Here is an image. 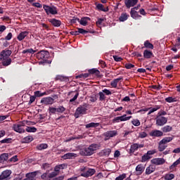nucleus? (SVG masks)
Instances as JSON below:
<instances>
[{
    "mask_svg": "<svg viewBox=\"0 0 180 180\" xmlns=\"http://www.w3.org/2000/svg\"><path fill=\"white\" fill-rule=\"evenodd\" d=\"M12 54V51L9 49L3 50L0 53L1 64L4 67H8L12 64V59L9 58Z\"/></svg>",
    "mask_w": 180,
    "mask_h": 180,
    "instance_id": "nucleus-1",
    "label": "nucleus"
},
{
    "mask_svg": "<svg viewBox=\"0 0 180 180\" xmlns=\"http://www.w3.org/2000/svg\"><path fill=\"white\" fill-rule=\"evenodd\" d=\"M99 148V145L96 143H92L87 148H84L80 151L81 155H84L85 157H89L92 155Z\"/></svg>",
    "mask_w": 180,
    "mask_h": 180,
    "instance_id": "nucleus-2",
    "label": "nucleus"
},
{
    "mask_svg": "<svg viewBox=\"0 0 180 180\" xmlns=\"http://www.w3.org/2000/svg\"><path fill=\"white\" fill-rule=\"evenodd\" d=\"M36 57L38 60H43L40 62L41 64H51V60H48L50 58V53L48 51L42 50L38 52Z\"/></svg>",
    "mask_w": 180,
    "mask_h": 180,
    "instance_id": "nucleus-3",
    "label": "nucleus"
},
{
    "mask_svg": "<svg viewBox=\"0 0 180 180\" xmlns=\"http://www.w3.org/2000/svg\"><path fill=\"white\" fill-rule=\"evenodd\" d=\"M86 110H88V104L84 103L82 105H79L75 113V117H79V115H86Z\"/></svg>",
    "mask_w": 180,
    "mask_h": 180,
    "instance_id": "nucleus-4",
    "label": "nucleus"
},
{
    "mask_svg": "<svg viewBox=\"0 0 180 180\" xmlns=\"http://www.w3.org/2000/svg\"><path fill=\"white\" fill-rule=\"evenodd\" d=\"M43 8L45 11L46 15H58V10L57 9V7L55 6H48L46 4L43 5Z\"/></svg>",
    "mask_w": 180,
    "mask_h": 180,
    "instance_id": "nucleus-5",
    "label": "nucleus"
},
{
    "mask_svg": "<svg viewBox=\"0 0 180 180\" xmlns=\"http://www.w3.org/2000/svg\"><path fill=\"white\" fill-rule=\"evenodd\" d=\"M58 98V96L57 95H53L52 97H44L41 100V103L43 105H53L54 100Z\"/></svg>",
    "mask_w": 180,
    "mask_h": 180,
    "instance_id": "nucleus-6",
    "label": "nucleus"
},
{
    "mask_svg": "<svg viewBox=\"0 0 180 180\" xmlns=\"http://www.w3.org/2000/svg\"><path fill=\"white\" fill-rule=\"evenodd\" d=\"M23 127H25V122H22L20 124H14L13 125V130L16 131V133H25V129Z\"/></svg>",
    "mask_w": 180,
    "mask_h": 180,
    "instance_id": "nucleus-7",
    "label": "nucleus"
},
{
    "mask_svg": "<svg viewBox=\"0 0 180 180\" xmlns=\"http://www.w3.org/2000/svg\"><path fill=\"white\" fill-rule=\"evenodd\" d=\"M131 119V116L127 117L126 114H124L122 116L114 117L112 120V123H120V122H127V120H130Z\"/></svg>",
    "mask_w": 180,
    "mask_h": 180,
    "instance_id": "nucleus-8",
    "label": "nucleus"
},
{
    "mask_svg": "<svg viewBox=\"0 0 180 180\" xmlns=\"http://www.w3.org/2000/svg\"><path fill=\"white\" fill-rule=\"evenodd\" d=\"M12 174L11 170H4L0 174V180H9L11 179V175Z\"/></svg>",
    "mask_w": 180,
    "mask_h": 180,
    "instance_id": "nucleus-9",
    "label": "nucleus"
},
{
    "mask_svg": "<svg viewBox=\"0 0 180 180\" xmlns=\"http://www.w3.org/2000/svg\"><path fill=\"white\" fill-rule=\"evenodd\" d=\"M156 120V125L157 126H164V124H167V117H160V116H157L155 117Z\"/></svg>",
    "mask_w": 180,
    "mask_h": 180,
    "instance_id": "nucleus-10",
    "label": "nucleus"
},
{
    "mask_svg": "<svg viewBox=\"0 0 180 180\" xmlns=\"http://www.w3.org/2000/svg\"><path fill=\"white\" fill-rule=\"evenodd\" d=\"M137 2H139V0H125L124 1L125 6L128 9L137 5Z\"/></svg>",
    "mask_w": 180,
    "mask_h": 180,
    "instance_id": "nucleus-11",
    "label": "nucleus"
},
{
    "mask_svg": "<svg viewBox=\"0 0 180 180\" xmlns=\"http://www.w3.org/2000/svg\"><path fill=\"white\" fill-rule=\"evenodd\" d=\"M152 164L155 165H164L165 164V159L164 158H154L151 160Z\"/></svg>",
    "mask_w": 180,
    "mask_h": 180,
    "instance_id": "nucleus-12",
    "label": "nucleus"
},
{
    "mask_svg": "<svg viewBox=\"0 0 180 180\" xmlns=\"http://www.w3.org/2000/svg\"><path fill=\"white\" fill-rule=\"evenodd\" d=\"M103 136L106 137L105 140H109L110 137L117 136V131H108L103 134Z\"/></svg>",
    "mask_w": 180,
    "mask_h": 180,
    "instance_id": "nucleus-13",
    "label": "nucleus"
},
{
    "mask_svg": "<svg viewBox=\"0 0 180 180\" xmlns=\"http://www.w3.org/2000/svg\"><path fill=\"white\" fill-rule=\"evenodd\" d=\"M149 135L151 137H162L164 136V132L160 130H153L151 132H150Z\"/></svg>",
    "mask_w": 180,
    "mask_h": 180,
    "instance_id": "nucleus-14",
    "label": "nucleus"
},
{
    "mask_svg": "<svg viewBox=\"0 0 180 180\" xmlns=\"http://www.w3.org/2000/svg\"><path fill=\"white\" fill-rule=\"evenodd\" d=\"M49 23L54 26V27H60L61 26V20L56 18H51L49 20Z\"/></svg>",
    "mask_w": 180,
    "mask_h": 180,
    "instance_id": "nucleus-15",
    "label": "nucleus"
},
{
    "mask_svg": "<svg viewBox=\"0 0 180 180\" xmlns=\"http://www.w3.org/2000/svg\"><path fill=\"white\" fill-rule=\"evenodd\" d=\"M96 172L94 169H89L85 173L82 174V176H84V178H88L89 176H92Z\"/></svg>",
    "mask_w": 180,
    "mask_h": 180,
    "instance_id": "nucleus-16",
    "label": "nucleus"
},
{
    "mask_svg": "<svg viewBox=\"0 0 180 180\" xmlns=\"http://www.w3.org/2000/svg\"><path fill=\"white\" fill-rule=\"evenodd\" d=\"M29 35V32L27 31H23L21 32L17 37V39L19 41H22V40H24L25 37H27Z\"/></svg>",
    "mask_w": 180,
    "mask_h": 180,
    "instance_id": "nucleus-17",
    "label": "nucleus"
},
{
    "mask_svg": "<svg viewBox=\"0 0 180 180\" xmlns=\"http://www.w3.org/2000/svg\"><path fill=\"white\" fill-rule=\"evenodd\" d=\"M75 157H77V154L74 153H68L63 155L61 158H63V160H71L72 158H75Z\"/></svg>",
    "mask_w": 180,
    "mask_h": 180,
    "instance_id": "nucleus-18",
    "label": "nucleus"
},
{
    "mask_svg": "<svg viewBox=\"0 0 180 180\" xmlns=\"http://www.w3.org/2000/svg\"><path fill=\"white\" fill-rule=\"evenodd\" d=\"M90 20H91V18H89V17H83L79 20V23L80 25H82V26H87L88 25V22H89Z\"/></svg>",
    "mask_w": 180,
    "mask_h": 180,
    "instance_id": "nucleus-19",
    "label": "nucleus"
},
{
    "mask_svg": "<svg viewBox=\"0 0 180 180\" xmlns=\"http://www.w3.org/2000/svg\"><path fill=\"white\" fill-rule=\"evenodd\" d=\"M135 169L137 172V175H141V174L144 172L146 167H144V165H143L142 164H140L136 166Z\"/></svg>",
    "mask_w": 180,
    "mask_h": 180,
    "instance_id": "nucleus-20",
    "label": "nucleus"
},
{
    "mask_svg": "<svg viewBox=\"0 0 180 180\" xmlns=\"http://www.w3.org/2000/svg\"><path fill=\"white\" fill-rule=\"evenodd\" d=\"M110 153H112V150L110 148H105L100 152V155H101V157H109Z\"/></svg>",
    "mask_w": 180,
    "mask_h": 180,
    "instance_id": "nucleus-21",
    "label": "nucleus"
},
{
    "mask_svg": "<svg viewBox=\"0 0 180 180\" xmlns=\"http://www.w3.org/2000/svg\"><path fill=\"white\" fill-rule=\"evenodd\" d=\"M143 57L144 58L150 59L154 57V53H153V51L146 49L143 51Z\"/></svg>",
    "mask_w": 180,
    "mask_h": 180,
    "instance_id": "nucleus-22",
    "label": "nucleus"
},
{
    "mask_svg": "<svg viewBox=\"0 0 180 180\" xmlns=\"http://www.w3.org/2000/svg\"><path fill=\"white\" fill-rule=\"evenodd\" d=\"M130 15L133 19H139V18H141V15H139V12L136 11L134 8L131 9Z\"/></svg>",
    "mask_w": 180,
    "mask_h": 180,
    "instance_id": "nucleus-23",
    "label": "nucleus"
},
{
    "mask_svg": "<svg viewBox=\"0 0 180 180\" xmlns=\"http://www.w3.org/2000/svg\"><path fill=\"white\" fill-rule=\"evenodd\" d=\"M55 80L60 81V82H68V77L58 75L56 77Z\"/></svg>",
    "mask_w": 180,
    "mask_h": 180,
    "instance_id": "nucleus-24",
    "label": "nucleus"
},
{
    "mask_svg": "<svg viewBox=\"0 0 180 180\" xmlns=\"http://www.w3.org/2000/svg\"><path fill=\"white\" fill-rule=\"evenodd\" d=\"M122 79H123V77H119V78H117V79H115L114 80H112L111 82H110V85L112 88H117V84H119V81H122Z\"/></svg>",
    "mask_w": 180,
    "mask_h": 180,
    "instance_id": "nucleus-25",
    "label": "nucleus"
},
{
    "mask_svg": "<svg viewBox=\"0 0 180 180\" xmlns=\"http://www.w3.org/2000/svg\"><path fill=\"white\" fill-rule=\"evenodd\" d=\"M155 171V166L154 165H149L146 169V174L150 175V174H153Z\"/></svg>",
    "mask_w": 180,
    "mask_h": 180,
    "instance_id": "nucleus-26",
    "label": "nucleus"
},
{
    "mask_svg": "<svg viewBox=\"0 0 180 180\" xmlns=\"http://www.w3.org/2000/svg\"><path fill=\"white\" fill-rule=\"evenodd\" d=\"M173 140H174V136H167V137L163 138V139L160 141V143H164V144H167V143H171V141H172Z\"/></svg>",
    "mask_w": 180,
    "mask_h": 180,
    "instance_id": "nucleus-27",
    "label": "nucleus"
},
{
    "mask_svg": "<svg viewBox=\"0 0 180 180\" xmlns=\"http://www.w3.org/2000/svg\"><path fill=\"white\" fill-rule=\"evenodd\" d=\"M129 16L130 15H127V13H122L119 18V20H120V22H126V20H127V19H129Z\"/></svg>",
    "mask_w": 180,
    "mask_h": 180,
    "instance_id": "nucleus-28",
    "label": "nucleus"
},
{
    "mask_svg": "<svg viewBox=\"0 0 180 180\" xmlns=\"http://www.w3.org/2000/svg\"><path fill=\"white\" fill-rule=\"evenodd\" d=\"M96 8L97 9H98V11H101V12H109V8L108 7L104 8L103 4H98L96 6Z\"/></svg>",
    "mask_w": 180,
    "mask_h": 180,
    "instance_id": "nucleus-29",
    "label": "nucleus"
},
{
    "mask_svg": "<svg viewBox=\"0 0 180 180\" xmlns=\"http://www.w3.org/2000/svg\"><path fill=\"white\" fill-rule=\"evenodd\" d=\"M143 46L146 47V49H149L150 50L154 49V45L151 44L148 40L145 41Z\"/></svg>",
    "mask_w": 180,
    "mask_h": 180,
    "instance_id": "nucleus-30",
    "label": "nucleus"
},
{
    "mask_svg": "<svg viewBox=\"0 0 180 180\" xmlns=\"http://www.w3.org/2000/svg\"><path fill=\"white\" fill-rule=\"evenodd\" d=\"M162 133H169V131H172V127L169 126V125H166L165 127H163L161 129Z\"/></svg>",
    "mask_w": 180,
    "mask_h": 180,
    "instance_id": "nucleus-31",
    "label": "nucleus"
},
{
    "mask_svg": "<svg viewBox=\"0 0 180 180\" xmlns=\"http://www.w3.org/2000/svg\"><path fill=\"white\" fill-rule=\"evenodd\" d=\"M9 157V154L8 153H2L0 155V162H4V161H8V158Z\"/></svg>",
    "mask_w": 180,
    "mask_h": 180,
    "instance_id": "nucleus-32",
    "label": "nucleus"
},
{
    "mask_svg": "<svg viewBox=\"0 0 180 180\" xmlns=\"http://www.w3.org/2000/svg\"><path fill=\"white\" fill-rule=\"evenodd\" d=\"M64 167H65V165L64 164L56 165L54 167V172H56L58 174L60 172V169H64Z\"/></svg>",
    "mask_w": 180,
    "mask_h": 180,
    "instance_id": "nucleus-33",
    "label": "nucleus"
},
{
    "mask_svg": "<svg viewBox=\"0 0 180 180\" xmlns=\"http://www.w3.org/2000/svg\"><path fill=\"white\" fill-rule=\"evenodd\" d=\"M25 130L27 133H36L37 131V128L34 127H27Z\"/></svg>",
    "mask_w": 180,
    "mask_h": 180,
    "instance_id": "nucleus-34",
    "label": "nucleus"
},
{
    "mask_svg": "<svg viewBox=\"0 0 180 180\" xmlns=\"http://www.w3.org/2000/svg\"><path fill=\"white\" fill-rule=\"evenodd\" d=\"M139 150V146H137V143H133L131 145L129 151L130 153H134L135 151H137Z\"/></svg>",
    "mask_w": 180,
    "mask_h": 180,
    "instance_id": "nucleus-35",
    "label": "nucleus"
},
{
    "mask_svg": "<svg viewBox=\"0 0 180 180\" xmlns=\"http://www.w3.org/2000/svg\"><path fill=\"white\" fill-rule=\"evenodd\" d=\"M1 144H11L12 143V138H6L0 141Z\"/></svg>",
    "mask_w": 180,
    "mask_h": 180,
    "instance_id": "nucleus-36",
    "label": "nucleus"
},
{
    "mask_svg": "<svg viewBox=\"0 0 180 180\" xmlns=\"http://www.w3.org/2000/svg\"><path fill=\"white\" fill-rule=\"evenodd\" d=\"M37 50H33V49H28L23 50L22 53L26 54L27 53H29L30 54H34V53H37Z\"/></svg>",
    "mask_w": 180,
    "mask_h": 180,
    "instance_id": "nucleus-37",
    "label": "nucleus"
},
{
    "mask_svg": "<svg viewBox=\"0 0 180 180\" xmlns=\"http://www.w3.org/2000/svg\"><path fill=\"white\" fill-rule=\"evenodd\" d=\"M99 127V123L91 122L86 124V129H91V127Z\"/></svg>",
    "mask_w": 180,
    "mask_h": 180,
    "instance_id": "nucleus-38",
    "label": "nucleus"
},
{
    "mask_svg": "<svg viewBox=\"0 0 180 180\" xmlns=\"http://www.w3.org/2000/svg\"><path fill=\"white\" fill-rule=\"evenodd\" d=\"M89 74H90V75L94 74H95L96 75H99L101 74V72L97 69L93 68L89 70Z\"/></svg>",
    "mask_w": 180,
    "mask_h": 180,
    "instance_id": "nucleus-39",
    "label": "nucleus"
},
{
    "mask_svg": "<svg viewBox=\"0 0 180 180\" xmlns=\"http://www.w3.org/2000/svg\"><path fill=\"white\" fill-rule=\"evenodd\" d=\"M33 141V136H27L22 139L23 143H32Z\"/></svg>",
    "mask_w": 180,
    "mask_h": 180,
    "instance_id": "nucleus-40",
    "label": "nucleus"
},
{
    "mask_svg": "<svg viewBox=\"0 0 180 180\" xmlns=\"http://www.w3.org/2000/svg\"><path fill=\"white\" fill-rule=\"evenodd\" d=\"M99 101L101 102H103L106 99V96H105V93L103 91L98 92Z\"/></svg>",
    "mask_w": 180,
    "mask_h": 180,
    "instance_id": "nucleus-41",
    "label": "nucleus"
},
{
    "mask_svg": "<svg viewBox=\"0 0 180 180\" xmlns=\"http://www.w3.org/2000/svg\"><path fill=\"white\" fill-rule=\"evenodd\" d=\"M65 110H66L65 108L63 105H59L56 108L57 113H64Z\"/></svg>",
    "mask_w": 180,
    "mask_h": 180,
    "instance_id": "nucleus-42",
    "label": "nucleus"
},
{
    "mask_svg": "<svg viewBox=\"0 0 180 180\" xmlns=\"http://www.w3.org/2000/svg\"><path fill=\"white\" fill-rule=\"evenodd\" d=\"M148 110H151L153 113H154V112H155V110L154 109V108H145L143 109H141L138 111L139 113H141V112H148Z\"/></svg>",
    "mask_w": 180,
    "mask_h": 180,
    "instance_id": "nucleus-43",
    "label": "nucleus"
},
{
    "mask_svg": "<svg viewBox=\"0 0 180 180\" xmlns=\"http://www.w3.org/2000/svg\"><path fill=\"white\" fill-rule=\"evenodd\" d=\"M165 143H161V141L159 142V146H158V150L160 152L164 151L165 148H167V146L164 145Z\"/></svg>",
    "mask_w": 180,
    "mask_h": 180,
    "instance_id": "nucleus-44",
    "label": "nucleus"
},
{
    "mask_svg": "<svg viewBox=\"0 0 180 180\" xmlns=\"http://www.w3.org/2000/svg\"><path fill=\"white\" fill-rule=\"evenodd\" d=\"M47 147H49V146L46 143H41L37 147V150H46Z\"/></svg>",
    "mask_w": 180,
    "mask_h": 180,
    "instance_id": "nucleus-45",
    "label": "nucleus"
},
{
    "mask_svg": "<svg viewBox=\"0 0 180 180\" xmlns=\"http://www.w3.org/2000/svg\"><path fill=\"white\" fill-rule=\"evenodd\" d=\"M165 101L168 103H172L173 102H177L178 100H176V98H172V97H167L165 98Z\"/></svg>",
    "mask_w": 180,
    "mask_h": 180,
    "instance_id": "nucleus-46",
    "label": "nucleus"
},
{
    "mask_svg": "<svg viewBox=\"0 0 180 180\" xmlns=\"http://www.w3.org/2000/svg\"><path fill=\"white\" fill-rule=\"evenodd\" d=\"M49 112L50 115H56V113H57V108L54 107H49Z\"/></svg>",
    "mask_w": 180,
    "mask_h": 180,
    "instance_id": "nucleus-47",
    "label": "nucleus"
},
{
    "mask_svg": "<svg viewBox=\"0 0 180 180\" xmlns=\"http://www.w3.org/2000/svg\"><path fill=\"white\" fill-rule=\"evenodd\" d=\"M150 158H151V157H150L149 155H148L147 153H146L142 156L141 162H146V161H148Z\"/></svg>",
    "mask_w": 180,
    "mask_h": 180,
    "instance_id": "nucleus-48",
    "label": "nucleus"
},
{
    "mask_svg": "<svg viewBox=\"0 0 180 180\" xmlns=\"http://www.w3.org/2000/svg\"><path fill=\"white\" fill-rule=\"evenodd\" d=\"M44 95H46V92L41 93L40 91H34V96L37 98H40V96H44Z\"/></svg>",
    "mask_w": 180,
    "mask_h": 180,
    "instance_id": "nucleus-49",
    "label": "nucleus"
},
{
    "mask_svg": "<svg viewBox=\"0 0 180 180\" xmlns=\"http://www.w3.org/2000/svg\"><path fill=\"white\" fill-rule=\"evenodd\" d=\"M174 178H175V176L174 175V174H167L165 176V180H172V179H174Z\"/></svg>",
    "mask_w": 180,
    "mask_h": 180,
    "instance_id": "nucleus-50",
    "label": "nucleus"
},
{
    "mask_svg": "<svg viewBox=\"0 0 180 180\" xmlns=\"http://www.w3.org/2000/svg\"><path fill=\"white\" fill-rule=\"evenodd\" d=\"M78 96H79V93H78V91H77V93L74 96V97L70 100V101H69L70 103H72V102H75V101H77V99H78Z\"/></svg>",
    "mask_w": 180,
    "mask_h": 180,
    "instance_id": "nucleus-51",
    "label": "nucleus"
},
{
    "mask_svg": "<svg viewBox=\"0 0 180 180\" xmlns=\"http://www.w3.org/2000/svg\"><path fill=\"white\" fill-rule=\"evenodd\" d=\"M131 123L132 124H134V126H136V127H139L141 124L140 120H139L138 119L133 120L131 121Z\"/></svg>",
    "mask_w": 180,
    "mask_h": 180,
    "instance_id": "nucleus-52",
    "label": "nucleus"
},
{
    "mask_svg": "<svg viewBox=\"0 0 180 180\" xmlns=\"http://www.w3.org/2000/svg\"><path fill=\"white\" fill-rule=\"evenodd\" d=\"M79 34H86V33H89L87 30H85L82 28H77Z\"/></svg>",
    "mask_w": 180,
    "mask_h": 180,
    "instance_id": "nucleus-53",
    "label": "nucleus"
},
{
    "mask_svg": "<svg viewBox=\"0 0 180 180\" xmlns=\"http://www.w3.org/2000/svg\"><path fill=\"white\" fill-rule=\"evenodd\" d=\"M96 101H98L96 94H93L90 96V102H96Z\"/></svg>",
    "mask_w": 180,
    "mask_h": 180,
    "instance_id": "nucleus-54",
    "label": "nucleus"
},
{
    "mask_svg": "<svg viewBox=\"0 0 180 180\" xmlns=\"http://www.w3.org/2000/svg\"><path fill=\"white\" fill-rule=\"evenodd\" d=\"M126 176H127L126 174L124 173L120 175L119 176L116 177L115 180H123V179H125Z\"/></svg>",
    "mask_w": 180,
    "mask_h": 180,
    "instance_id": "nucleus-55",
    "label": "nucleus"
},
{
    "mask_svg": "<svg viewBox=\"0 0 180 180\" xmlns=\"http://www.w3.org/2000/svg\"><path fill=\"white\" fill-rule=\"evenodd\" d=\"M103 22H105V19L98 18V20L96 22V24L97 26H101V25H102Z\"/></svg>",
    "mask_w": 180,
    "mask_h": 180,
    "instance_id": "nucleus-56",
    "label": "nucleus"
},
{
    "mask_svg": "<svg viewBox=\"0 0 180 180\" xmlns=\"http://www.w3.org/2000/svg\"><path fill=\"white\" fill-rule=\"evenodd\" d=\"M125 68H127V70H131V68H134V65L131 63H127L125 64Z\"/></svg>",
    "mask_w": 180,
    "mask_h": 180,
    "instance_id": "nucleus-57",
    "label": "nucleus"
},
{
    "mask_svg": "<svg viewBox=\"0 0 180 180\" xmlns=\"http://www.w3.org/2000/svg\"><path fill=\"white\" fill-rule=\"evenodd\" d=\"M147 137V132L143 131L139 133V138L140 139H146Z\"/></svg>",
    "mask_w": 180,
    "mask_h": 180,
    "instance_id": "nucleus-58",
    "label": "nucleus"
},
{
    "mask_svg": "<svg viewBox=\"0 0 180 180\" xmlns=\"http://www.w3.org/2000/svg\"><path fill=\"white\" fill-rule=\"evenodd\" d=\"M102 91L105 94V95H107V96L112 95V91H110V90L108 89H104Z\"/></svg>",
    "mask_w": 180,
    "mask_h": 180,
    "instance_id": "nucleus-59",
    "label": "nucleus"
},
{
    "mask_svg": "<svg viewBox=\"0 0 180 180\" xmlns=\"http://www.w3.org/2000/svg\"><path fill=\"white\" fill-rule=\"evenodd\" d=\"M32 6H34L35 8H43V5L37 2V3H32Z\"/></svg>",
    "mask_w": 180,
    "mask_h": 180,
    "instance_id": "nucleus-60",
    "label": "nucleus"
},
{
    "mask_svg": "<svg viewBox=\"0 0 180 180\" xmlns=\"http://www.w3.org/2000/svg\"><path fill=\"white\" fill-rule=\"evenodd\" d=\"M41 179H44V180L50 179L49 178V174H47V172L44 173V174L41 176Z\"/></svg>",
    "mask_w": 180,
    "mask_h": 180,
    "instance_id": "nucleus-61",
    "label": "nucleus"
},
{
    "mask_svg": "<svg viewBox=\"0 0 180 180\" xmlns=\"http://www.w3.org/2000/svg\"><path fill=\"white\" fill-rule=\"evenodd\" d=\"M112 57H113L115 61L120 62V61L123 60V58L122 57H119L117 56H113Z\"/></svg>",
    "mask_w": 180,
    "mask_h": 180,
    "instance_id": "nucleus-62",
    "label": "nucleus"
},
{
    "mask_svg": "<svg viewBox=\"0 0 180 180\" xmlns=\"http://www.w3.org/2000/svg\"><path fill=\"white\" fill-rule=\"evenodd\" d=\"M77 22H79V18L73 17V18L70 20V23H77Z\"/></svg>",
    "mask_w": 180,
    "mask_h": 180,
    "instance_id": "nucleus-63",
    "label": "nucleus"
},
{
    "mask_svg": "<svg viewBox=\"0 0 180 180\" xmlns=\"http://www.w3.org/2000/svg\"><path fill=\"white\" fill-rule=\"evenodd\" d=\"M42 169H48V168H50V164L49 163H44L41 167Z\"/></svg>",
    "mask_w": 180,
    "mask_h": 180,
    "instance_id": "nucleus-64",
    "label": "nucleus"
}]
</instances>
